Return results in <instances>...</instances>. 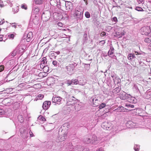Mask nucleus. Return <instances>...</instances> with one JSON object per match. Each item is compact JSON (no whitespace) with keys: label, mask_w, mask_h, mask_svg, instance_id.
<instances>
[{"label":"nucleus","mask_w":151,"mask_h":151,"mask_svg":"<svg viewBox=\"0 0 151 151\" xmlns=\"http://www.w3.org/2000/svg\"><path fill=\"white\" fill-rule=\"evenodd\" d=\"M60 9L62 10L65 9L67 11L71 10L73 8L72 3L70 1H63L60 3Z\"/></svg>","instance_id":"nucleus-1"},{"label":"nucleus","mask_w":151,"mask_h":151,"mask_svg":"<svg viewBox=\"0 0 151 151\" xmlns=\"http://www.w3.org/2000/svg\"><path fill=\"white\" fill-rule=\"evenodd\" d=\"M83 12L81 7L78 6L76 8L74 16L77 19L81 20L83 19Z\"/></svg>","instance_id":"nucleus-2"},{"label":"nucleus","mask_w":151,"mask_h":151,"mask_svg":"<svg viewBox=\"0 0 151 151\" xmlns=\"http://www.w3.org/2000/svg\"><path fill=\"white\" fill-rule=\"evenodd\" d=\"M77 64L75 63L69 64L65 67L66 72L68 74L71 75L73 73L75 67L77 66Z\"/></svg>","instance_id":"nucleus-3"},{"label":"nucleus","mask_w":151,"mask_h":151,"mask_svg":"<svg viewBox=\"0 0 151 151\" xmlns=\"http://www.w3.org/2000/svg\"><path fill=\"white\" fill-rule=\"evenodd\" d=\"M61 132L62 134L61 135H60L58 139L59 142H62L64 141L67 138V136L68 134V132L67 131H65L64 129H62Z\"/></svg>","instance_id":"nucleus-4"},{"label":"nucleus","mask_w":151,"mask_h":151,"mask_svg":"<svg viewBox=\"0 0 151 151\" xmlns=\"http://www.w3.org/2000/svg\"><path fill=\"white\" fill-rule=\"evenodd\" d=\"M126 126L129 128H136L138 127V123L134 122L131 121H129L126 123Z\"/></svg>","instance_id":"nucleus-5"},{"label":"nucleus","mask_w":151,"mask_h":151,"mask_svg":"<svg viewBox=\"0 0 151 151\" xmlns=\"http://www.w3.org/2000/svg\"><path fill=\"white\" fill-rule=\"evenodd\" d=\"M101 126L104 129L109 130L111 128V125L110 122H105L102 123Z\"/></svg>","instance_id":"nucleus-6"},{"label":"nucleus","mask_w":151,"mask_h":151,"mask_svg":"<svg viewBox=\"0 0 151 151\" xmlns=\"http://www.w3.org/2000/svg\"><path fill=\"white\" fill-rule=\"evenodd\" d=\"M149 68H146L143 71V76L146 80H148L150 79V76L151 75L149 73Z\"/></svg>","instance_id":"nucleus-7"},{"label":"nucleus","mask_w":151,"mask_h":151,"mask_svg":"<svg viewBox=\"0 0 151 151\" xmlns=\"http://www.w3.org/2000/svg\"><path fill=\"white\" fill-rule=\"evenodd\" d=\"M18 54H22L25 49V46L23 45H19L16 48Z\"/></svg>","instance_id":"nucleus-8"},{"label":"nucleus","mask_w":151,"mask_h":151,"mask_svg":"<svg viewBox=\"0 0 151 151\" xmlns=\"http://www.w3.org/2000/svg\"><path fill=\"white\" fill-rule=\"evenodd\" d=\"M42 16V17L44 19V20L47 21L51 17V14L50 12L47 11L43 13Z\"/></svg>","instance_id":"nucleus-9"},{"label":"nucleus","mask_w":151,"mask_h":151,"mask_svg":"<svg viewBox=\"0 0 151 151\" xmlns=\"http://www.w3.org/2000/svg\"><path fill=\"white\" fill-rule=\"evenodd\" d=\"M143 31L142 32L143 34L142 35H147L150 34V30L149 27L146 26L142 27Z\"/></svg>","instance_id":"nucleus-10"},{"label":"nucleus","mask_w":151,"mask_h":151,"mask_svg":"<svg viewBox=\"0 0 151 151\" xmlns=\"http://www.w3.org/2000/svg\"><path fill=\"white\" fill-rule=\"evenodd\" d=\"M128 96H129V95L123 91L121 92L119 94L120 98L122 100L127 99Z\"/></svg>","instance_id":"nucleus-11"},{"label":"nucleus","mask_w":151,"mask_h":151,"mask_svg":"<svg viewBox=\"0 0 151 151\" xmlns=\"http://www.w3.org/2000/svg\"><path fill=\"white\" fill-rule=\"evenodd\" d=\"M50 101H46L43 103L42 107L44 109H47L50 107Z\"/></svg>","instance_id":"nucleus-12"},{"label":"nucleus","mask_w":151,"mask_h":151,"mask_svg":"<svg viewBox=\"0 0 151 151\" xmlns=\"http://www.w3.org/2000/svg\"><path fill=\"white\" fill-rule=\"evenodd\" d=\"M61 100V98L58 96H53L52 99L53 102L56 103L57 104H60Z\"/></svg>","instance_id":"nucleus-13"},{"label":"nucleus","mask_w":151,"mask_h":151,"mask_svg":"<svg viewBox=\"0 0 151 151\" xmlns=\"http://www.w3.org/2000/svg\"><path fill=\"white\" fill-rule=\"evenodd\" d=\"M46 82L48 85L51 86L55 83V80L53 78H50L47 79Z\"/></svg>","instance_id":"nucleus-14"},{"label":"nucleus","mask_w":151,"mask_h":151,"mask_svg":"<svg viewBox=\"0 0 151 151\" xmlns=\"http://www.w3.org/2000/svg\"><path fill=\"white\" fill-rule=\"evenodd\" d=\"M76 99L75 97L73 98L72 99H70V98L69 96L68 97V99H67V103L66 105L67 106H70V104H71V103L70 102H75L76 100Z\"/></svg>","instance_id":"nucleus-15"},{"label":"nucleus","mask_w":151,"mask_h":151,"mask_svg":"<svg viewBox=\"0 0 151 151\" xmlns=\"http://www.w3.org/2000/svg\"><path fill=\"white\" fill-rule=\"evenodd\" d=\"M114 49L113 47H111L108 52V55L110 57L112 58L114 56Z\"/></svg>","instance_id":"nucleus-16"},{"label":"nucleus","mask_w":151,"mask_h":151,"mask_svg":"<svg viewBox=\"0 0 151 151\" xmlns=\"http://www.w3.org/2000/svg\"><path fill=\"white\" fill-rule=\"evenodd\" d=\"M32 37V32H29L27 35L26 41L27 42L30 41Z\"/></svg>","instance_id":"nucleus-17"},{"label":"nucleus","mask_w":151,"mask_h":151,"mask_svg":"<svg viewBox=\"0 0 151 151\" xmlns=\"http://www.w3.org/2000/svg\"><path fill=\"white\" fill-rule=\"evenodd\" d=\"M127 101L131 103H135L136 101L134 97L132 96L129 95V96H128L127 99Z\"/></svg>","instance_id":"nucleus-18"},{"label":"nucleus","mask_w":151,"mask_h":151,"mask_svg":"<svg viewBox=\"0 0 151 151\" xmlns=\"http://www.w3.org/2000/svg\"><path fill=\"white\" fill-rule=\"evenodd\" d=\"M70 126V125L68 123H66L63 124V126L61 127V128L63 129H64L65 128V130H64L65 131H67V132H68L67 131L68 128H69Z\"/></svg>","instance_id":"nucleus-19"},{"label":"nucleus","mask_w":151,"mask_h":151,"mask_svg":"<svg viewBox=\"0 0 151 151\" xmlns=\"http://www.w3.org/2000/svg\"><path fill=\"white\" fill-rule=\"evenodd\" d=\"M91 139L92 144L95 145L98 143L97 138L96 136L95 135L93 136L92 139Z\"/></svg>","instance_id":"nucleus-20"},{"label":"nucleus","mask_w":151,"mask_h":151,"mask_svg":"<svg viewBox=\"0 0 151 151\" xmlns=\"http://www.w3.org/2000/svg\"><path fill=\"white\" fill-rule=\"evenodd\" d=\"M92 103L94 106H96L98 105V101L96 98L92 99Z\"/></svg>","instance_id":"nucleus-21"},{"label":"nucleus","mask_w":151,"mask_h":151,"mask_svg":"<svg viewBox=\"0 0 151 151\" xmlns=\"http://www.w3.org/2000/svg\"><path fill=\"white\" fill-rule=\"evenodd\" d=\"M113 78V80L115 84H117L120 82V80L118 77L112 76Z\"/></svg>","instance_id":"nucleus-22"},{"label":"nucleus","mask_w":151,"mask_h":151,"mask_svg":"<svg viewBox=\"0 0 151 151\" xmlns=\"http://www.w3.org/2000/svg\"><path fill=\"white\" fill-rule=\"evenodd\" d=\"M72 108H74L76 110L78 111L81 109V107L79 104H78L76 103L75 104L73 105V106Z\"/></svg>","instance_id":"nucleus-23"},{"label":"nucleus","mask_w":151,"mask_h":151,"mask_svg":"<svg viewBox=\"0 0 151 151\" xmlns=\"http://www.w3.org/2000/svg\"><path fill=\"white\" fill-rule=\"evenodd\" d=\"M144 41L145 43H150L151 42V36H148L145 38Z\"/></svg>","instance_id":"nucleus-24"},{"label":"nucleus","mask_w":151,"mask_h":151,"mask_svg":"<svg viewBox=\"0 0 151 151\" xmlns=\"http://www.w3.org/2000/svg\"><path fill=\"white\" fill-rule=\"evenodd\" d=\"M84 142L86 144H89L92 143L91 139L90 138H86L84 139L83 140Z\"/></svg>","instance_id":"nucleus-25"},{"label":"nucleus","mask_w":151,"mask_h":151,"mask_svg":"<svg viewBox=\"0 0 151 151\" xmlns=\"http://www.w3.org/2000/svg\"><path fill=\"white\" fill-rule=\"evenodd\" d=\"M33 2L35 4L40 5L44 2L43 0H33Z\"/></svg>","instance_id":"nucleus-26"},{"label":"nucleus","mask_w":151,"mask_h":151,"mask_svg":"<svg viewBox=\"0 0 151 151\" xmlns=\"http://www.w3.org/2000/svg\"><path fill=\"white\" fill-rule=\"evenodd\" d=\"M124 35L123 32L120 33L119 32H116L114 36L117 37L118 38H120Z\"/></svg>","instance_id":"nucleus-27"},{"label":"nucleus","mask_w":151,"mask_h":151,"mask_svg":"<svg viewBox=\"0 0 151 151\" xmlns=\"http://www.w3.org/2000/svg\"><path fill=\"white\" fill-rule=\"evenodd\" d=\"M124 107L122 106H119L117 109H115L114 111L117 112H123L124 111Z\"/></svg>","instance_id":"nucleus-28"},{"label":"nucleus","mask_w":151,"mask_h":151,"mask_svg":"<svg viewBox=\"0 0 151 151\" xmlns=\"http://www.w3.org/2000/svg\"><path fill=\"white\" fill-rule=\"evenodd\" d=\"M44 97V95L42 94H39L36 97L35 100L37 101L38 100H41Z\"/></svg>","instance_id":"nucleus-29"},{"label":"nucleus","mask_w":151,"mask_h":151,"mask_svg":"<svg viewBox=\"0 0 151 151\" xmlns=\"http://www.w3.org/2000/svg\"><path fill=\"white\" fill-rule=\"evenodd\" d=\"M18 54V52L16 48L11 53L10 55L12 56H14L17 54Z\"/></svg>","instance_id":"nucleus-30"},{"label":"nucleus","mask_w":151,"mask_h":151,"mask_svg":"<svg viewBox=\"0 0 151 151\" xmlns=\"http://www.w3.org/2000/svg\"><path fill=\"white\" fill-rule=\"evenodd\" d=\"M121 89V88L119 87H117L113 90V92L115 93H117L120 91Z\"/></svg>","instance_id":"nucleus-31"},{"label":"nucleus","mask_w":151,"mask_h":151,"mask_svg":"<svg viewBox=\"0 0 151 151\" xmlns=\"http://www.w3.org/2000/svg\"><path fill=\"white\" fill-rule=\"evenodd\" d=\"M40 11V9L37 6L34 7L32 10L33 12L34 13H37L38 12Z\"/></svg>","instance_id":"nucleus-32"},{"label":"nucleus","mask_w":151,"mask_h":151,"mask_svg":"<svg viewBox=\"0 0 151 151\" xmlns=\"http://www.w3.org/2000/svg\"><path fill=\"white\" fill-rule=\"evenodd\" d=\"M134 58V54L130 53L129 55L128 59L129 60H132Z\"/></svg>","instance_id":"nucleus-33"},{"label":"nucleus","mask_w":151,"mask_h":151,"mask_svg":"<svg viewBox=\"0 0 151 151\" xmlns=\"http://www.w3.org/2000/svg\"><path fill=\"white\" fill-rule=\"evenodd\" d=\"M18 119L20 122H23L24 120V118L22 115H19L18 116Z\"/></svg>","instance_id":"nucleus-34"},{"label":"nucleus","mask_w":151,"mask_h":151,"mask_svg":"<svg viewBox=\"0 0 151 151\" xmlns=\"http://www.w3.org/2000/svg\"><path fill=\"white\" fill-rule=\"evenodd\" d=\"M146 95H147L146 97V99H148L150 98L151 97V91H147Z\"/></svg>","instance_id":"nucleus-35"},{"label":"nucleus","mask_w":151,"mask_h":151,"mask_svg":"<svg viewBox=\"0 0 151 151\" xmlns=\"http://www.w3.org/2000/svg\"><path fill=\"white\" fill-rule=\"evenodd\" d=\"M38 119L42 120V121H45L46 120V119L44 117L41 115L38 117Z\"/></svg>","instance_id":"nucleus-36"},{"label":"nucleus","mask_w":151,"mask_h":151,"mask_svg":"<svg viewBox=\"0 0 151 151\" xmlns=\"http://www.w3.org/2000/svg\"><path fill=\"white\" fill-rule=\"evenodd\" d=\"M106 106V104L104 103H103L102 104H101L100 106H99V109H101L103 108H104V107H105Z\"/></svg>","instance_id":"nucleus-37"},{"label":"nucleus","mask_w":151,"mask_h":151,"mask_svg":"<svg viewBox=\"0 0 151 151\" xmlns=\"http://www.w3.org/2000/svg\"><path fill=\"white\" fill-rule=\"evenodd\" d=\"M72 80V82H73V85H76L78 84V80L77 79H73Z\"/></svg>","instance_id":"nucleus-38"},{"label":"nucleus","mask_w":151,"mask_h":151,"mask_svg":"<svg viewBox=\"0 0 151 151\" xmlns=\"http://www.w3.org/2000/svg\"><path fill=\"white\" fill-rule=\"evenodd\" d=\"M42 60L41 62V63L43 64H46V63L47 62L46 61L47 59L45 57H44L42 58Z\"/></svg>","instance_id":"nucleus-39"},{"label":"nucleus","mask_w":151,"mask_h":151,"mask_svg":"<svg viewBox=\"0 0 151 151\" xmlns=\"http://www.w3.org/2000/svg\"><path fill=\"white\" fill-rule=\"evenodd\" d=\"M139 146L137 145H135L134 146V149L135 151H139Z\"/></svg>","instance_id":"nucleus-40"},{"label":"nucleus","mask_w":151,"mask_h":151,"mask_svg":"<svg viewBox=\"0 0 151 151\" xmlns=\"http://www.w3.org/2000/svg\"><path fill=\"white\" fill-rule=\"evenodd\" d=\"M125 106L127 107L128 108L130 107L131 108H133L134 107V105L130 104H125Z\"/></svg>","instance_id":"nucleus-41"},{"label":"nucleus","mask_w":151,"mask_h":151,"mask_svg":"<svg viewBox=\"0 0 151 151\" xmlns=\"http://www.w3.org/2000/svg\"><path fill=\"white\" fill-rule=\"evenodd\" d=\"M21 7L22 9H24L25 10L27 9V8L26 4H22L21 6Z\"/></svg>","instance_id":"nucleus-42"},{"label":"nucleus","mask_w":151,"mask_h":151,"mask_svg":"<svg viewBox=\"0 0 151 151\" xmlns=\"http://www.w3.org/2000/svg\"><path fill=\"white\" fill-rule=\"evenodd\" d=\"M85 17L87 18H89L90 17V14L88 12H86L85 13Z\"/></svg>","instance_id":"nucleus-43"},{"label":"nucleus","mask_w":151,"mask_h":151,"mask_svg":"<svg viewBox=\"0 0 151 151\" xmlns=\"http://www.w3.org/2000/svg\"><path fill=\"white\" fill-rule=\"evenodd\" d=\"M50 4L52 6H54L55 5L56 2L55 0H52L50 1Z\"/></svg>","instance_id":"nucleus-44"},{"label":"nucleus","mask_w":151,"mask_h":151,"mask_svg":"<svg viewBox=\"0 0 151 151\" xmlns=\"http://www.w3.org/2000/svg\"><path fill=\"white\" fill-rule=\"evenodd\" d=\"M68 96L70 97V99H72L73 98L75 97L73 96L72 95H70V94H67V96H66V98L67 99H68Z\"/></svg>","instance_id":"nucleus-45"},{"label":"nucleus","mask_w":151,"mask_h":151,"mask_svg":"<svg viewBox=\"0 0 151 151\" xmlns=\"http://www.w3.org/2000/svg\"><path fill=\"white\" fill-rule=\"evenodd\" d=\"M58 63V62L56 60H54L52 61V64L55 66H57Z\"/></svg>","instance_id":"nucleus-46"},{"label":"nucleus","mask_w":151,"mask_h":151,"mask_svg":"<svg viewBox=\"0 0 151 151\" xmlns=\"http://www.w3.org/2000/svg\"><path fill=\"white\" fill-rule=\"evenodd\" d=\"M135 9L138 11H142V8L140 7H136L135 8Z\"/></svg>","instance_id":"nucleus-47"},{"label":"nucleus","mask_w":151,"mask_h":151,"mask_svg":"<svg viewBox=\"0 0 151 151\" xmlns=\"http://www.w3.org/2000/svg\"><path fill=\"white\" fill-rule=\"evenodd\" d=\"M72 80H68L67 81V84L68 85H70L71 84L73 85Z\"/></svg>","instance_id":"nucleus-48"},{"label":"nucleus","mask_w":151,"mask_h":151,"mask_svg":"<svg viewBox=\"0 0 151 151\" xmlns=\"http://www.w3.org/2000/svg\"><path fill=\"white\" fill-rule=\"evenodd\" d=\"M4 6V5L2 1L0 0V6L2 7Z\"/></svg>","instance_id":"nucleus-49"},{"label":"nucleus","mask_w":151,"mask_h":151,"mask_svg":"<svg viewBox=\"0 0 151 151\" xmlns=\"http://www.w3.org/2000/svg\"><path fill=\"white\" fill-rule=\"evenodd\" d=\"M45 65H46V64H43L42 63L40 64V67L41 68L43 69Z\"/></svg>","instance_id":"nucleus-50"},{"label":"nucleus","mask_w":151,"mask_h":151,"mask_svg":"<svg viewBox=\"0 0 151 151\" xmlns=\"http://www.w3.org/2000/svg\"><path fill=\"white\" fill-rule=\"evenodd\" d=\"M4 69V66L3 65L0 66V72L2 71Z\"/></svg>","instance_id":"nucleus-51"},{"label":"nucleus","mask_w":151,"mask_h":151,"mask_svg":"<svg viewBox=\"0 0 151 151\" xmlns=\"http://www.w3.org/2000/svg\"><path fill=\"white\" fill-rule=\"evenodd\" d=\"M143 81L144 82V84L145 85H147L148 84V81H147V80H145L144 79H143Z\"/></svg>","instance_id":"nucleus-52"},{"label":"nucleus","mask_w":151,"mask_h":151,"mask_svg":"<svg viewBox=\"0 0 151 151\" xmlns=\"http://www.w3.org/2000/svg\"><path fill=\"white\" fill-rule=\"evenodd\" d=\"M43 69L44 70H45L47 72L49 70V67L45 65Z\"/></svg>","instance_id":"nucleus-53"},{"label":"nucleus","mask_w":151,"mask_h":151,"mask_svg":"<svg viewBox=\"0 0 151 151\" xmlns=\"http://www.w3.org/2000/svg\"><path fill=\"white\" fill-rule=\"evenodd\" d=\"M4 110L2 109H0V115L4 114Z\"/></svg>","instance_id":"nucleus-54"},{"label":"nucleus","mask_w":151,"mask_h":151,"mask_svg":"<svg viewBox=\"0 0 151 151\" xmlns=\"http://www.w3.org/2000/svg\"><path fill=\"white\" fill-rule=\"evenodd\" d=\"M13 90V88H8L6 89V90L7 92H8V90H9V92H10L11 91H12Z\"/></svg>","instance_id":"nucleus-55"},{"label":"nucleus","mask_w":151,"mask_h":151,"mask_svg":"<svg viewBox=\"0 0 151 151\" xmlns=\"http://www.w3.org/2000/svg\"><path fill=\"white\" fill-rule=\"evenodd\" d=\"M106 35V33L105 32H101L100 34V35L101 36H104Z\"/></svg>","instance_id":"nucleus-56"},{"label":"nucleus","mask_w":151,"mask_h":151,"mask_svg":"<svg viewBox=\"0 0 151 151\" xmlns=\"http://www.w3.org/2000/svg\"><path fill=\"white\" fill-rule=\"evenodd\" d=\"M96 151H105L104 150L103 148L101 147L96 150Z\"/></svg>","instance_id":"nucleus-57"},{"label":"nucleus","mask_w":151,"mask_h":151,"mask_svg":"<svg viewBox=\"0 0 151 151\" xmlns=\"http://www.w3.org/2000/svg\"><path fill=\"white\" fill-rule=\"evenodd\" d=\"M70 103H71V104H70V106L71 107H72L73 106V105L75 104L76 103H75L74 102H70Z\"/></svg>","instance_id":"nucleus-58"},{"label":"nucleus","mask_w":151,"mask_h":151,"mask_svg":"<svg viewBox=\"0 0 151 151\" xmlns=\"http://www.w3.org/2000/svg\"><path fill=\"white\" fill-rule=\"evenodd\" d=\"M8 37L12 38H13L14 37V35L13 34L9 35H8Z\"/></svg>","instance_id":"nucleus-59"},{"label":"nucleus","mask_w":151,"mask_h":151,"mask_svg":"<svg viewBox=\"0 0 151 151\" xmlns=\"http://www.w3.org/2000/svg\"><path fill=\"white\" fill-rule=\"evenodd\" d=\"M15 24H16V23H12V24H13L12 25V27L16 28V26Z\"/></svg>","instance_id":"nucleus-60"},{"label":"nucleus","mask_w":151,"mask_h":151,"mask_svg":"<svg viewBox=\"0 0 151 151\" xmlns=\"http://www.w3.org/2000/svg\"><path fill=\"white\" fill-rule=\"evenodd\" d=\"M113 20L115 22H116L117 21V18L116 17H114L113 18Z\"/></svg>","instance_id":"nucleus-61"},{"label":"nucleus","mask_w":151,"mask_h":151,"mask_svg":"<svg viewBox=\"0 0 151 151\" xmlns=\"http://www.w3.org/2000/svg\"><path fill=\"white\" fill-rule=\"evenodd\" d=\"M3 35H0V41H2L3 40Z\"/></svg>","instance_id":"nucleus-62"},{"label":"nucleus","mask_w":151,"mask_h":151,"mask_svg":"<svg viewBox=\"0 0 151 151\" xmlns=\"http://www.w3.org/2000/svg\"><path fill=\"white\" fill-rule=\"evenodd\" d=\"M58 24L59 26L60 27H62L63 25L62 23L60 22H58Z\"/></svg>","instance_id":"nucleus-63"},{"label":"nucleus","mask_w":151,"mask_h":151,"mask_svg":"<svg viewBox=\"0 0 151 151\" xmlns=\"http://www.w3.org/2000/svg\"><path fill=\"white\" fill-rule=\"evenodd\" d=\"M82 151H89V149L88 148H85Z\"/></svg>","instance_id":"nucleus-64"}]
</instances>
